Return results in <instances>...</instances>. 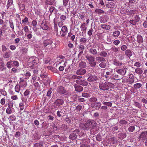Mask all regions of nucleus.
Returning a JSON list of instances; mask_svg holds the SVG:
<instances>
[{
  "label": "nucleus",
  "instance_id": "27",
  "mask_svg": "<svg viewBox=\"0 0 147 147\" xmlns=\"http://www.w3.org/2000/svg\"><path fill=\"white\" fill-rule=\"evenodd\" d=\"M101 105V104L99 102H94L93 103V107L96 109H99Z\"/></svg>",
  "mask_w": 147,
  "mask_h": 147
},
{
  "label": "nucleus",
  "instance_id": "45",
  "mask_svg": "<svg viewBox=\"0 0 147 147\" xmlns=\"http://www.w3.org/2000/svg\"><path fill=\"white\" fill-rule=\"evenodd\" d=\"M106 82L108 88L109 89V88H113L114 87V85L113 84L110 82Z\"/></svg>",
  "mask_w": 147,
  "mask_h": 147
},
{
  "label": "nucleus",
  "instance_id": "12",
  "mask_svg": "<svg viewBox=\"0 0 147 147\" xmlns=\"http://www.w3.org/2000/svg\"><path fill=\"white\" fill-rule=\"evenodd\" d=\"M13 0H8L7 5V9H10L11 10H13L14 8L13 7Z\"/></svg>",
  "mask_w": 147,
  "mask_h": 147
},
{
  "label": "nucleus",
  "instance_id": "63",
  "mask_svg": "<svg viewBox=\"0 0 147 147\" xmlns=\"http://www.w3.org/2000/svg\"><path fill=\"white\" fill-rule=\"evenodd\" d=\"M114 52H118L119 51V48L116 47H112L111 49Z\"/></svg>",
  "mask_w": 147,
  "mask_h": 147
},
{
  "label": "nucleus",
  "instance_id": "48",
  "mask_svg": "<svg viewBox=\"0 0 147 147\" xmlns=\"http://www.w3.org/2000/svg\"><path fill=\"white\" fill-rule=\"evenodd\" d=\"M99 66L103 68H104L106 66V64L105 63L102 62L100 63L99 64Z\"/></svg>",
  "mask_w": 147,
  "mask_h": 147
},
{
  "label": "nucleus",
  "instance_id": "56",
  "mask_svg": "<svg viewBox=\"0 0 147 147\" xmlns=\"http://www.w3.org/2000/svg\"><path fill=\"white\" fill-rule=\"evenodd\" d=\"M129 23L133 25H135L136 24L137 22L134 19H132L129 20Z\"/></svg>",
  "mask_w": 147,
  "mask_h": 147
},
{
  "label": "nucleus",
  "instance_id": "50",
  "mask_svg": "<svg viewBox=\"0 0 147 147\" xmlns=\"http://www.w3.org/2000/svg\"><path fill=\"white\" fill-rule=\"evenodd\" d=\"M19 9L21 11H22L24 9L25 6L22 3H21L19 5Z\"/></svg>",
  "mask_w": 147,
  "mask_h": 147
},
{
  "label": "nucleus",
  "instance_id": "36",
  "mask_svg": "<svg viewBox=\"0 0 147 147\" xmlns=\"http://www.w3.org/2000/svg\"><path fill=\"white\" fill-rule=\"evenodd\" d=\"M22 85H20V86L19 84H17L15 88V91L18 93L19 92L20 90V87H21Z\"/></svg>",
  "mask_w": 147,
  "mask_h": 147
},
{
  "label": "nucleus",
  "instance_id": "31",
  "mask_svg": "<svg viewBox=\"0 0 147 147\" xmlns=\"http://www.w3.org/2000/svg\"><path fill=\"white\" fill-rule=\"evenodd\" d=\"M87 41V39L86 38L83 37L81 38L80 40V42L81 44L85 43Z\"/></svg>",
  "mask_w": 147,
  "mask_h": 147
},
{
  "label": "nucleus",
  "instance_id": "59",
  "mask_svg": "<svg viewBox=\"0 0 147 147\" xmlns=\"http://www.w3.org/2000/svg\"><path fill=\"white\" fill-rule=\"evenodd\" d=\"M82 96L83 97L88 98L90 96L89 94L86 93H83L82 94Z\"/></svg>",
  "mask_w": 147,
  "mask_h": 147
},
{
  "label": "nucleus",
  "instance_id": "30",
  "mask_svg": "<svg viewBox=\"0 0 147 147\" xmlns=\"http://www.w3.org/2000/svg\"><path fill=\"white\" fill-rule=\"evenodd\" d=\"M94 12L97 14H103L105 12L103 10L99 9H96L94 11Z\"/></svg>",
  "mask_w": 147,
  "mask_h": 147
},
{
  "label": "nucleus",
  "instance_id": "37",
  "mask_svg": "<svg viewBox=\"0 0 147 147\" xmlns=\"http://www.w3.org/2000/svg\"><path fill=\"white\" fill-rule=\"evenodd\" d=\"M111 79H114L116 80H118L121 79V78H120L118 75L115 74L113 76V77Z\"/></svg>",
  "mask_w": 147,
  "mask_h": 147
},
{
  "label": "nucleus",
  "instance_id": "41",
  "mask_svg": "<svg viewBox=\"0 0 147 147\" xmlns=\"http://www.w3.org/2000/svg\"><path fill=\"white\" fill-rule=\"evenodd\" d=\"M79 65L80 67H81V68H82L85 67L86 66V63L83 62L80 63L79 64Z\"/></svg>",
  "mask_w": 147,
  "mask_h": 147
},
{
  "label": "nucleus",
  "instance_id": "42",
  "mask_svg": "<svg viewBox=\"0 0 147 147\" xmlns=\"http://www.w3.org/2000/svg\"><path fill=\"white\" fill-rule=\"evenodd\" d=\"M12 61H10L7 62L6 65L7 67L9 69L11 67V65H12Z\"/></svg>",
  "mask_w": 147,
  "mask_h": 147
},
{
  "label": "nucleus",
  "instance_id": "35",
  "mask_svg": "<svg viewBox=\"0 0 147 147\" xmlns=\"http://www.w3.org/2000/svg\"><path fill=\"white\" fill-rule=\"evenodd\" d=\"M142 86V84L140 83H137L134 84V88L136 89H138Z\"/></svg>",
  "mask_w": 147,
  "mask_h": 147
},
{
  "label": "nucleus",
  "instance_id": "54",
  "mask_svg": "<svg viewBox=\"0 0 147 147\" xmlns=\"http://www.w3.org/2000/svg\"><path fill=\"white\" fill-rule=\"evenodd\" d=\"M135 127L130 126L128 128V131L130 132H133L135 130Z\"/></svg>",
  "mask_w": 147,
  "mask_h": 147
},
{
  "label": "nucleus",
  "instance_id": "29",
  "mask_svg": "<svg viewBox=\"0 0 147 147\" xmlns=\"http://www.w3.org/2000/svg\"><path fill=\"white\" fill-rule=\"evenodd\" d=\"M113 64L116 66H121L122 64V63L119 62V61L116 59H114L113 60Z\"/></svg>",
  "mask_w": 147,
  "mask_h": 147
},
{
  "label": "nucleus",
  "instance_id": "61",
  "mask_svg": "<svg viewBox=\"0 0 147 147\" xmlns=\"http://www.w3.org/2000/svg\"><path fill=\"white\" fill-rule=\"evenodd\" d=\"M1 94L5 96L7 95V93L6 91L3 89H0V94Z\"/></svg>",
  "mask_w": 147,
  "mask_h": 147
},
{
  "label": "nucleus",
  "instance_id": "62",
  "mask_svg": "<svg viewBox=\"0 0 147 147\" xmlns=\"http://www.w3.org/2000/svg\"><path fill=\"white\" fill-rule=\"evenodd\" d=\"M23 29L25 33H27L29 32H30L28 28V26H25L23 28Z\"/></svg>",
  "mask_w": 147,
  "mask_h": 147
},
{
  "label": "nucleus",
  "instance_id": "5",
  "mask_svg": "<svg viewBox=\"0 0 147 147\" xmlns=\"http://www.w3.org/2000/svg\"><path fill=\"white\" fill-rule=\"evenodd\" d=\"M68 32V29L65 26H62L61 28V30L59 32L57 33V35L61 37H65Z\"/></svg>",
  "mask_w": 147,
  "mask_h": 147
},
{
  "label": "nucleus",
  "instance_id": "32",
  "mask_svg": "<svg viewBox=\"0 0 147 147\" xmlns=\"http://www.w3.org/2000/svg\"><path fill=\"white\" fill-rule=\"evenodd\" d=\"M43 144V142L40 141L39 143L35 144L34 145V147H41Z\"/></svg>",
  "mask_w": 147,
  "mask_h": 147
},
{
  "label": "nucleus",
  "instance_id": "10",
  "mask_svg": "<svg viewBox=\"0 0 147 147\" xmlns=\"http://www.w3.org/2000/svg\"><path fill=\"white\" fill-rule=\"evenodd\" d=\"M108 19L107 15H103L100 17L99 18L100 22L102 23H104L107 22Z\"/></svg>",
  "mask_w": 147,
  "mask_h": 147
},
{
  "label": "nucleus",
  "instance_id": "46",
  "mask_svg": "<svg viewBox=\"0 0 147 147\" xmlns=\"http://www.w3.org/2000/svg\"><path fill=\"white\" fill-rule=\"evenodd\" d=\"M103 104L105 105H107L108 107H111L112 105V103L111 102H103Z\"/></svg>",
  "mask_w": 147,
  "mask_h": 147
},
{
  "label": "nucleus",
  "instance_id": "20",
  "mask_svg": "<svg viewBox=\"0 0 147 147\" xmlns=\"http://www.w3.org/2000/svg\"><path fill=\"white\" fill-rule=\"evenodd\" d=\"M41 27L43 30H47L49 29V27L45 23H42L41 25Z\"/></svg>",
  "mask_w": 147,
  "mask_h": 147
},
{
  "label": "nucleus",
  "instance_id": "55",
  "mask_svg": "<svg viewBox=\"0 0 147 147\" xmlns=\"http://www.w3.org/2000/svg\"><path fill=\"white\" fill-rule=\"evenodd\" d=\"M24 75L26 78L27 79L28 78L31 76V74L29 72L27 71L26 73H25Z\"/></svg>",
  "mask_w": 147,
  "mask_h": 147
},
{
  "label": "nucleus",
  "instance_id": "57",
  "mask_svg": "<svg viewBox=\"0 0 147 147\" xmlns=\"http://www.w3.org/2000/svg\"><path fill=\"white\" fill-rule=\"evenodd\" d=\"M9 26H10V28H12L13 30L14 29V26L13 25V23L12 20H9Z\"/></svg>",
  "mask_w": 147,
  "mask_h": 147
},
{
  "label": "nucleus",
  "instance_id": "51",
  "mask_svg": "<svg viewBox=\"0 0 147 147\" xmlns=\"http://www.w3.org/2000/svg\"><path fill=\"white\" fill-rule=\"evenodd\" d=\"M110 141L113 144H114L117 143V140L116 138L113 137H112L110 138Z\"/></svg>",
  "mask_w": 147,
  "mask_h": 147
},
{
  "label": "nucleus",
  "instance_id": "24",
  "mask_svg": "<svg viewBox=\"0 0 147 147\" xmlns=\"http://www.w3.org/2000/svg\"><path fill=\"white\" fill-rule=\"evenodd\" d=\"M79 53V54L81 55L82 54L84 49V47L83 45H80L78 47Z\"/></svg>",
  "mask_w": 147,
  "mask_h": 147
},
{
  "label": "nucleus",
  "instance_id": "7",
  "mask_svg": "<svg viewBox=\"0 0 147 147\" xmlns=\"http://www.w3.org/2000/svg\"><path fill=\"white\" fill-rule=\"evenodd\" d=\"M80 131L78 129H76L74 131L73 133H71L69 136V138L70 139L74 140L76 139Z\"/></svg>",
  "mask_w": 147,
  "mask_h": 147
},
{
  "label": "nucleus",
  "instance_id": "11",
  "mask_svg": "<svg viewBox=\"0 0 147 147\" xmlns=\"http://www.w3.org/2000/svg\"><path fill=\"white\" fill-rule=\"evenodd\" d=\"M86 72V70L82 68L79 69L76 72V74L78 75H83Z\"/></svg>",
  "mask_w": 147,
  "mask_h": 147
},
{
  "label": "nucleus",
  "instance_id": "1",
  "mask_svg": "<svg viewBox=\"0 0 147 147\" xmlns=\"http://www.w3.org/2000/svg\"><path fill=\"white\" fill-rule=\"evenodd\" d=\"M96 124L95 121L89 119L86 123L81 124L80 126L83 129L88 130L90 128H94L96 126Z\"/></svg>",
  "mask_w": 147,
  "mask_h": 147
},
{
  "label": "nucleus",
  "instance_id": "38",
  "mask_svg": "<svg viewBox=\"0 0 147 147\" xmlns=\"http://www.w3.org/2000/svg\"><path fill=\"white\" fill-rule=\"evenodd\" d=\"M120 32L118 30L114 31L113 34V36L114 37H118L119 35Z\"/></svg>",
  "mask_w": 147,
  "mask_h": 147
},
{
  "label": "nucleus",
  "instance_id": "28",
  "mask_svg": "<svg viewBox=\"0 0 147 147\" xmlns=\"http://www.w3.org/2000/svg\"><path fill=\"white\" fill-rule=\"evenodd\" d=\"M95 59L98 62H103L105 61V58L100 56L96 57Z\"/></svg>",
  "mask_w": 147,
  "mask_h": 147
},
{
  "label": "nucleus",
  "instance_id": "47",
  "mask_svg": "<svg viewBox=\"0 0 147 147\" xmlns=\"http://www.w3.org/2000/svg\"><path fill=\"white\" fill-rule=\"evenodd\" d=\"M135 72L138 74H141L143 72V70L141 68H138L135 69Z\"/></svg>",
  "mask_w": 147,
  "mask_h": 147
},
{
  "label": "nucleus",
  "instance_id": "2",
  "mask_svg": "<svg viewBox=\"0 0 147 147\" xmlns=\"http://www.w3.org/2000/svg\"><path fill=\"white\" fill-rule=\"evenodd\" d=\"M53 41L52 39L51 38L43 40L42 48L44 49H46L47 50L49 51H51L53 49V47L51 45L53 43Z\"/></svg>",
  "mask_w": 147,
  "mask_h": 147
},
{
  "label": "nucleus",
  "instance_id": "40",
  "mask_svg": "<svg viewBox=\"0 0 147 147\" xmlns=\"http://www.w3.org/2000/svg\"><path fill=\"white\" fill-rule=\"evenodd\" d=\"M118 59L120 60H122L125 58V55L124 54H120L118 55Z\"/></svg>",
  "mask_w": 147,
  "mask_h": 147
},
{
  "label": "nucleus",
  "instance_id": "39",
  "mask_svg": "<svg viewBox=\"0 0 147 147\" xmlns=\"http://www.w3.org/2000/svg\"><path fill=\"white\" fill-rule=\"evenodd\" d=\"M115 6V4L113 2H110L107 4V7L110 8H113Z\"/></svg>",
  "mask_w": 147,
  "mask_h": 147
},
{
  "label": "nucleus",
  "instance_id": "49",
  "mask_svg": "<svg viewBox=\"0 0 147 147\" xmlns=\"http://www.w3.org/2000/svg\"><path fill=\"white\" fill-rule=\"evenodd\" d=\"M12 65L18 67L19 65L18 62L17 61H12Z\"/></svg>",
  "mask_w": 147,
  "mask_h": 147
},
{
  "label": "nucleus",
  "instance_id": "34",
  "mask_svg": "<svg viewBox=\"0 0 147 147\" xmlns=\"http://www.w3.org/2000/svg\"><path fill=\"white\" fill-rule=\"evenodd\" d=\"M99 55L102 57H106L107 56V53L104 51H101L100 53L99 54Z\"/></svg>",
  "mask_w": 147,
  "mask_h": 147
},
{
  "label": "nucleus",
  "instance_id": "26",
  "mask_svg": "<svg viewBox=\"0 0 147 147\" xmlns=\"http://www.w3.org/2000/svg\"><path fill=\"white\" fill-rule=\"evenodd\" d=\"M137 42L140 44L142 43L143 42V39L142 37L140 35H138L137 36Z\"/></svg>",
  "mask_w": 147,
  "mask_h": 147
},
{
  "label": "nucleus",
  "instance_id": "53",
  "mask_svg": "<svg viewBox=\"0 0 147 147\" xmlns=\"http://www.w3.org/2000/svg\"><path fill=\"white\" fill-rule=\"evenodd\" d=\"M93 31V29L92 28V27H91V28H90L89 30H88V32L87 34H88V35L90 36H91L92 35V34Z\"/></svg>",
  "mask_w": 147,
  "mask_h": 147
},
{
  "label": "nucleus",
  "instance_id": "6",
  "mask_svg": "<svg viewBox=\"0 0 147 147\" xmlns=\"http://www.w3.org/2000/svg\"><path fill=\"white\" fill-rule=\"evenodd\" d=\"M127 70L126 66L123 67L122 68L116 70V72L121 76H124L125 75Z\"/></svg>",
  "mask_w": 147,
  "mask_h": 147
},
{
  "label": "nucleus",
  "instance_id": "14",
  "mask_svg": "<svg viewBox=\"0 0 147 147\" xmlns=\"http://www.w3.org/2000/svg\"><path fill=\"white\" fill-rule=\"evenodd\" d=\"M53 22L54 23V31L57 35V33H58L59 32H58V28L57 25V20L56 18H55L54 19Z\"/></svg>",
  "mask_w": 147,
  "mask_h": 147
},
{
  "label": "nucleus",
  "instance_id": "17",
  "mask_svg": "<svg viewBox=\"0 0 147 147\" xmlns=\"http://www.w3.org/2000/svg\"><path fill=\"white\" fill-rule=\"evenodd\" d=\"M74 87L75 90L78 92H81L83 90V88L80 85L75 84Z\"/></svg>",
  "mask_w": 147,
  "mask_h": 147
},
{
  "label": "nucleus",
  "instance_id": "21",
  "mask_svg": "<svg viewBox=\"0 0 147 147\" xmlns=\"http://www.w3.org/2000/svg\"><path fill=\"white\" fill-rule=\"evenodd\" d=\"M89 52L91 54L95 55L97 54L96 50L94 48H91L89 50Z\"/></svg>",
  "mask_w": 147,
  "mask_h": 147
},
{
  "label": "nucleus",
  "instance_id": "44",
  "mask_svg": "<svg viewBox=\"0 0 147 147\" xmlns=\"http://www.w3.org/2000/svg\"><path fill=\"white\" fill-rule=\"evenodd\" d=\"M134 105L136 107H138V108L140 109L142 107V105L139 102L135 101L134 103Z\"/></svg>",
  "mask_w": 147,
  "mask_h": 147
},
{
  "label": "nucleus",
  "instance_id": "22",
  "mask_svg": "<svg viewBox=\"0 0 147 147\" xmlns=\"http://www.w3.org/2000/svg\"><path fill=\"white\" fill-rule=\"evenodd\" d=\"M125 55L128 57H130L132 55V52L129 49L126 50L125 51Z\"/></svg>",
  "mask_w": 147,
  "mask_h": 147
},
{
  "label": "nucleus",
  "instance_id": "16",
  "mask_svg": "<svg viewBox=\"0 0 147 147\" xmlns=\"http://www.w3.org/2000/svg\"><path fill=\"white\" fill-rule=\"evenodd\" d=\"M96 76L95 75H91L88 78L87 80L89 82H92L96 81Z\"/></svg>",
  "mask_w": 147,
  "mask_h": 147
},
{
  "label": "nucleus",
  "instance_id": "8",
  "mask_svg": "<svg viewBox=\"0 0 147 147\" xmlns=\"http://www.w3.org/2000/svg\"><path fill=\"white\" fill-rule=\"evenodd\" d=\"M64 102L63 100L60 99H57L54 102L55 106V108L59 107V106L62 105L63 103Z\"/></svg>",
  "mask_w": 147,
  "mask_h": 147
},
{
  "label": "nucleus",
  "instance_id": "9",
  "mask_svg": "<svg viewBox=\"0 0 147 147\" xmlns=\"http://www.w3.org/2000/svg\"><path fill=\"white\" fill-rule=\"evenodd\" d=\"M76 82L79 84L85 86H87L88 85V82L84 80L78 79L76 81Z\"/></svg>",
  "mask_w": 147,
  "mask_h": 147
},
{
  "label": "nucleus",
  "instance_id": "18",
  "mask_svg": "<svg viewBox=\"0 0 147 147\" xmlns=\"http://www.w3.org/2000/svg\"><path fill=\"white\" fill-rule=\"evenodd\" d=\"M57 91L60 94H63L65 93V90L62 86H60L57 89Z\"/></svg>",
  "mask_w": 147,
  "mask_h": 147
},
{
  "label": "nucleus",
  "instance_id": "15",
  "mask_svg": "<svg viewBox=\"0 0 147 147\" xmlns=\"http://www.w3.org/2000/svg\"><path fill=\"white\" fill-rule=\"evenodd\" d=\"M147 138V132L146 131L142 132L139 136L140 139L144 140Z\"/></svg>",
  "mask_w": 147,
  "mask_h": 147
},
{
  "label": "nucleus",
  "instance_id": "33",
  "mask_svg": "<svg viewBox=\"0 0 147 147\" xmlns=\"http://www.w3.org/2000/svg\"><path fill=\"white\" fill-rule=\"evenodd\" d=\"M30 94V90L28 89H27L24 93V95L26 98H28Z\"/></svg>",
  "mask_w": 147,
  "mask_h": 147
},
{
  "label": "nucleus",
  "instance_id": "23",
  "mask_svg": "<svg viewBox=\"0 0 147 147\" xmlns=\"http://www.w3.org/2000/svg\"><path fill=\"white\" fill-rule=\"evenodd\" d=\"M101 28L104 29L108 30L110 29L111 26L109 25L106 24H102L101 25Z\"/></svg>",
  "mask_w": 147,
  "mask_h": 147
},
{
  "label": "nucleus",
  "instance_id": "13",
  "mask_svg": "<svg viewBox=\"0 0 147 147\" xmlns=\"http://www.w3.org/2000/svg\"><path fill=\"white\" fill-rule=\"evenodd\" d=\"M99 86L100 89L103 90H108L109 89L107 87L106 82L103 84H100Z\"/></svg>",
  "mask_w": 147,
  "mask_h": 147
},
{
  "label": "nucleus",
  "instance_id": "43",
  "mask_svg": "<svg viewBox=\"0 0 147 147\" xmlns=\"http://www.w3.org/2000/svg\"><path fill=\"white\" fill-rule=\"evenodd\" d=\"M9 120L10 121V120L12 121H15L16 119L15 116L13 115H12L10 116L9 117Z\"/></svg>",
  "mask_w": 147,
  "mask_h": 147
},
{
  "label": "nucleus",
  "instance_id": "52",
  "mask_svg": "<svg viewBox=\"0 0 147 147\" xmlns=\"http://www.w3.org/2000/svg\"><path fill=\"white\" fill-rule=\"evenodd\" d=\"M28 49L26 48H22V52L23 54H24L27 53Z\"/></svg>",
  "mask_w": 147,
  "mask_h": 147
},
{
  "label": "nucleus",
  "instance_id": "19",
  "mask_svg": "<svg viewBox=\"0 0 147 147\" xmlns=\"http://www.w3.org/2000/svg\"><path fill=\"white\" fill-rule=\"evenodd\" d=\"M11 54L12 52L10 51H9L4 53L3 57L5 58H8L11 56Z\"/></svg>",
  "mask_w": 147,
  "mask_h": 147
},
{
  "label": "nucleus",
  "instance_id": "64",
  "mask_svg": "<svg viewBox=\"0 0 147 147\" xmlns=\"http://www.w3.org/2000/svg\"><path fill=\"white\" fill-rule=\"evenodd\" d=\"M134 20L137 22H138L140 20V18L139 15H136L134 18Z\"/></svg>",
  "mask_w": 147,
  "mask_h": 147
},
{
  "label": "nucleus",
  "instance_id": "3",
  "mask_svg": "<svg viewBox=\"0 0 147 147\" xmlns=\"http://www.w3.org/2000/svg\"><path fill=\"white\" fill-rule=\"evenodd\" d=\"M38 59L36 57H31L28 60V65L29 67L32 69H36L37 67V63Z\"/></svg>",
  "mask_w": 147,
  "mask_h": 147
},
{
  "label": "nucleus",
  "instance_id": "60",
  "mask_svg": "<svg viewBox=\"0 0 147 147\" xmlns=\"http://www.w3.org/2000/svg\"><path fill=\"white\" fill-rule=\"evenodd\" d=\"M6 113L8 114H10L12 113V110L11 107L7 108L6 110Z\"/></svg>",
  "mask_w": 147,
  "mask_h": 147
},
{
  "label": "nucleus",
  "instance_id": "4",
  "mask_svg": "<svg viewBox=\"0 0 147 147\" xmlns=\"http://www.w3.org/2000/svg\"><path fill=\"white\" fill-rule=\"evenodd\" d=\"M88 60L89 64L92 67H94L96 65V62L95 60V57L91 55H87L86 57Z\"/></svg>",
  "mask_w": 147,
  "mask_h": 147
},
{
  "label": "nucleus",
  "instance_id": "25",
  "mask_svg": "<svg viewBox=\"0 0 147 147\" xmlns=\"http://www.w3.org/2000/svg\"><path fill=\"white\" fill-rule=\"evenodd\" d=\"M46 3L49 5H53L56 3V1L55 0H47Z\"/></svg>",
  "mask_w": 147,
  "mask_h": 147
},
{
  "label": "nucleus",
  "instance_id": "58",
  "mask_svg": "<svg viewBox=\"0 0 147 147\" xmlns=\"http://www.w3.org/2000/svg\"><path fill=\"white\" fill-rule=\"evenodd\" d=\"M119 123L122 125H125L127 123V121L125 120L121 119Z\"/></svg>",
  "mask_w": 147,
  "mask_h": 147
}]
</instances>
